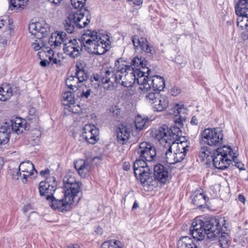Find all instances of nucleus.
Segmentation results:
<instances>
[{
  "instance_id": "8",
  "label": "nucleus",
  "mask_w": 248,
  "mask_h": 248,
  "mask_svg": "<svg viewBox=\"0 0 248 248\" xmlns=\"http://www.w3.org/2000/svg\"><path fill=\"white\" fill-rule=\"evenodd\" d=\"M49 29L48 25L45 22H32L29 24L30 33L36 38L31 43L32 48L35 51L44 48V38L47 35Z\"/></svg>"
},
{
  "instance_id": "22",
  "label": "nucleus",
  "mask_w": 248,
  "mask_h": 248,
  "mask_svg": "<svg viewBox=\"0 0 248 248\" xmlns=\"http://www.w3.org/2000/svg\"><path fill=\"white\" fill-rule=\"evenodd\" d=\"M132 40L135 48L140 47L142 51L147 54L151 55L153 53L154 50L146 38L141 37L139 39L138 36L135 35L132 37Z\"/></svg>"
},
{
  "instance_id": "43",
  "label": "nucleus",
  "mask_w": 248,
  "mask_h": 248,
  "mask_svg": "<svg viewBox=\"0 0 248 248\" xmlns=\"http://www.w3.org/2000/svg\"><path fill=\"white\" fill-rule=\"evenodd\" d=\"M75 24L72 20H70L69 18V16L68 17L67 20H65L64 23V27L65 30L69 33H72L74 31Z\"/></svg>"
},
{
  "instance_id": "42",
  "label": "nucleus",
  "mask_w": 248,
  "mask_h": 248,
  "mask_svg": "<svg viewBox=\"0 0 248 248\" xmlns=\"http://www.w3.org/2000/svg\"><path fill=\"white\" fill-rule=\"evenodd\" d=\"M230 237L228 234L224 233L219 237V243L220 246L222 248H226L229 245Z\"/></svg>"
},
{
  "instance_id": "53",
  "label": "nucleus",
  "mask_w": 248,
  "mask_h": 248,
  "mask_svg": "<svg viewBox=\"0 0 248 248\" xmlns=\"http://www.w3.org/2000/svg\"><path fill=\"white\" fill-rule=\"evenodd\" d=\"M129 1H131L134 4L136 5H140L142 3V0H127Z\"/></svg>"
},
{
  "instance_id": "15",
  "label": "nucleus",
  "mask_w": 248,
  "mask_h": 248,
  "mask_svg": "<svg viewBox=\"0 0 248 248\" xmlns=\"http://www.w3.org/2000/svg\"><path fill=\"white\" fill-rule=\"evenodd\" d=\"M139 157L144 159L147 162L152 163L156 157V150L151 143L147 142H141L137 150Z\"/></svg>"
},
{
  "instance_id": "57",
  "label": "nucleus",
  "mask_w": 248,
  "mask_h": 248,
  "mask_svg": "<svg viewBox=\"0 0 248 248\" xmlns=\"http://www.w3.org/2000/svg\"><path fill=\"white\" fill-rule=\"evenodd\" d=\"M238 199L240 202H241L244 204L245 203V197L243 195H239V196L238 197Z\"/></svg>"
},
{
  "instance_id": "17",
  "label": "nucleus",
  "mask_w": 248,
  "mask_h": 248,
  "mask_svg": "<svg viewBox=\"0 0 248 248\" xmlns=\"http://www.w3.org/2000/svg\"><path fill=\"white\" fill-rule=\"evenodd\" d=\"M82 44L80 40L77 39H68L64 43L63 47L64 52L69 57L75 58L78 57L82 50Z\"/></svg>"
},
{
  "instance_id": "12",
  "label": "nucleus",
  "mask_w": 248,
  "mask_h": 248,
  "mask_svg": "<svg viewBox=\"0 0 248 248\" xmlns=\"http://www.w3.org/2000/svg\"><path fill=\"white\" fill-rule=\"evenodd\" d=\"M57 183L54 177L47 178L45 181H41L39 184L38 189L41 196H45L46 199L49 202L50 206L54 209L51 206L52 200L59 196L56 194L55 197L52 196L54 192L56 189Z\"/></svg>"
},
{
  "instance_id": "24",
  "label": "nucleus",
  "mask_w": 248,
  "mask_h": 248,
  "mask_svg": "<svg viewBox=\"0 0 248 248\" xmlns=\"http://www.w3.org/2000/svg\"><path fill=\"white\" fill-rule=\"evenodd\" d=\"M131 126L130 124H122L117 131V140L121 144L125 143L130 137Z\"/></svg>"
},
{
  "instance_id": "50",
  "label": "nucleus",
  "mask_w": 248,
  "mask_h": 248,
  "mask_svg": "<svg viewBox=\"0 0 248 248\" xmlns=\"http://www.w3.org/2000/svg\"><path fill=\"white\" fill-rule=\"evenodd\" d=\"M181 93V90L178 87H173L170 90V93L172 95L176 96L180 94Z\"/></svg>"
},
{
  "instance_id": "54",
  "label": "nucleus",
  "mask_w": 248,
  "mask_h": 248,
  "mask_svg": "<svg viewBox=\"0 0 248 248\" xmlns=\"http://www.w3.org/2000/svg\"><path fill=\"white\" fill-rule=\"evenodd\" d=\"M131 165L129 162H124L123 164V168L125 170H128L130 168Z\"/></svg>"
},
{
  "instance_id": "47",
  "label": "nucleus",
  "mask_w": 248,
  "mask_h": 248,
  "mask_svg": "<svg viewBox=\"0 0 248 248\" xmlns=\"http://www.w3.org/2000/svg\"><path fill=\"white\" fill-rule=\"evenodd\" d=\"M20 171L21 170H19V168L13 170L12 174L13 179L15 180H18L19 178V177H21V178L22 175H21Z\"/></svg>"
},
{
  "instance_id": "40",
  "label": "nucleus",
  "mask_w": 248,
  "mask_h": 248,
  "mask_svg": "<svg viewBox=\"0 0 248 248\" xmlns=\"http://www.w3.org/2000/svg\"><path fill=\"white\" fill-rule=\"evenodd\" d=\"M28 0H10V8H22L27 3Z\"/></svg>"
},
{
  "instance_id": "6",
  "label": "nucleus",
  "mask_w": 248,
  "mask_h": 248,
  "mask_svg": "<svg viewBox=\"0 0 248 248\" xmlns=\"http://www.w3.org/2000/svg\"><path fill=\"white\" fill-rule=\"evenodd\" d=\"M236 153H234L230 146H224L217 148L213 154V165L217 169L224 170L229 167L232 160L235 162Z\"/></svg>"
},
{
  "instance_id": "11",
  "label": "nucleus",
  "mask_w": 248,
  "mask_h": 248,
  "mask_svg": "<svg viewBox=\"0 0 248 248\" xmlns=\"http://www.w3.org/2000/svg\"><path fill=\"white\" fill-rule=\"evenodd\" d=\"M202 140L210 146H218L223 143V130L220 128H206L202 132Z\"/></svg>"
},
{
  "instance_id": "48",
  "label": "nucleus",
  "mask_w": 248,
  "mask_h": 248,
  "mask_svg": "<svg viewBox=\"0 0 248 248\" xmlns=\"http://www.w3.org/2000/svg\"><path fill=\"white\" fill-rule=\"evenodd\" d=\"M110 111L114 116H117L120 114V109L116 106H113L110 108Z\"/></svg>"
},
{
  "instance_id": "38",
  "label": "nucleus",
  "mask_w": 248,
  "mask_h": 248,
  "mask_svg": "<svg viewBox=\"0 0 248 248\" xmlns=\"http://www.w3.org/2000/svg\"><path fill=\"white\" fill-rule=\"evenodd\" d=\"M148 122V119L143 117L141 115H138L135 120V126L137 129L141 130L145 126L146 123Z\"/></svg>"
},
{
  "instance_id": "9",
  "label": "nucleus",
  "mask_w": 248,
  "mask_h": 248,
  "mask_svg": "<svg viewBox=\"0 0 248 248\" xmlns=\"http://www.w3.org/2000/svg\"><path fill=\"white\" fill-rule=\"evenodd\" d=\"M115 69L112 67L104 68L101 71V82L104 88L111 90L116 87L122 76L121 70L122 65H118L115 62Z\"/></svg>"
},
{
  "instance_id": "3",
  "label": "nucleus",
  "mask_w": 248,
  "mask_h": 248,
  "mask_svg": "<svg viewBox=\"0 0 248 248\" xmlns=\"http://www.w3.org/2000/svg\"><path fill=\"white\" fill-rule=\"evenodd\" d=\"M108 40L107 36H101L95 31L88 30L82 35L80 42L88 52L102 55L107 50Z\"/></svg>"
},
{
  "instance_id": "26",
  "label": "nucleus",
  "mask_w": 248,
  "mask_h": 248,
  "mask_svg": "<svg viewBox=\"0 0 248 248\" xmlns=\"http://www.w3.org/2000/svg\"><path fill=\"white\" fill-rule=\"evenodd\" d=\"M154 170L155 178L162 183H166L169 177L168 169L158 164L154 166Z\"/></svg>"
},
{
  "instance_id": "62",
  "label": "nucleus",
  "mask_w": 248,
  "mask_h": 248,
  "mask_svg": "<svg viewBox=\"0 0 248 248\" xmlns=\"http://www.w3.org/2000/svg\"><path fill=\"white\" fill-rule=\"evenodd\" d=\"M3 165V160L1 157H0V170L2 168Z\"/></svg>"
},
{
  "instance_id": "63",
  "label": "nucleus",
  "mask_w": 248,
  "mask_h": 248,
  "mask_svg": "<svg viewBox=\"0 0 248 248\" xmlns=\"http://www.w3.org/2000/svg\"><path fill=\"white\" fill-rule=\"evenodd\" d=\"M7 40H4L3 41L0 42V43H1L3 46L6 45L7 44Z\"/></svg>"
},
{
  "instance_id": "30",
  "label": "nucleus",
  "mask_w": 248,
  "mask_h": 248,
  "mask_svg": "<svg viewBox=\"0 0 248 248\" xmlns=\"http://www.w3.org/2000/svg\"><path fill=\"white\" fill-rule=\"evenodd\" d=\"M178 248H197L193 240L187 236H182L177 242Z\"/></svg>"
},
{
  "instance_id": "27",
  "label": "nucleus",
  "mask_w": 248,
  "mask_h": 248,
  "mask_svg": "<svg viewBox=\"0 0 248 248\" xmlns=\"http://www.w3.org/2000/svg\"><path fill=\"white\" fill-rule=\"evenodd\" d=\"M131 64L132 66L131 68L133 69H136L137 70H140L137 73L138 77L139 73L141 71H146V74L150 72V70L146 67L147 62L144 59H142L141 57L140 58L138 56L134 57L131 61Z\"/></svg>"
},
{
  "instance_id": "45",
  "label": "nucleus",
  "mask_w": 248,
  "mask_h": 248,
  "mask_svg": "<svg viewBox=\"0 0 248 248\" xmlns=\"http://www.w3.org/2000/svg\"><path fill=\"white\" fill-rule=\"evenodd\" d=\"M91 83L92 85L94 86L95 88H96L99 86V84L101 81V76H100L98 75H94L91 78Z\"/></svg>"
},
{
  "instance_id": "23",
  "label": "nucleus",
  "mask_w": 248,
  "mask_h": 248,
  "mask_svg": "<svg viewBox=\"0 0 248 248\" xmlns=\"http://www.w3.org/2000/svg\"><path fill=\"white\" fill-rule=\"evenodd\" d=\"M68 39L65 32L56 31L52 33L48 40V43L53 48L60 47L62 43L64 46V43L66 42Z\"/></svg>"
},
{
  "instance_id": "21",
  "label": "nucleus",
  "mask_w": 248,
  "mask_h": 248,
  "mask_svg": "<svg viewBox=\"0 0 248 248\" xmlns=\"http://www.w3.org/2000/svg\"><path fill=\"white\" fill-rule=\"evenodd\" d=\"M19 169L23 173L21 179L23 183L27 182L28 177L37 173L33 164L30 161L21 163L19 166Z\"/></svg>"
},
{
  "instance_id": "19",
  "label": "nucleus",
  "mask_w": 248,
  "mask_h": 248,
  "mask_svg": "<svg viewBox=\"0 0 248 248\" xmlns=\"http://www.w3.org/2000/svg\"><path fill=\"white\" fill-rule=\"evenodd\" d=\"M123 73L120 82L118 84L125 87H131L136 81V77L134 71L129 65L122 64L121 68Z\"/></svg>"
},
{
  "instance_id": "29",
  "label": "nucleus",
  "mask_w": 248,
  "mask_h": 248,
  "mask_svg": "<svg viewBox=\"0 0 248 248\" xmlns=\"http://www.w3.org/2000/svg\"><path fill=\"white\" fill-rule=\"evenodd\" d=\"M171 144H168V146H163V152L165 153L164 159L165 161L170 164H174L176 163L175 156L174 152H173Z\"/></svg>"
},
{
  "instance_id": "16",
  "label": "nucleus",
  "mask_w": 248,
  "mask_h": 248,
  "mask_svg": "<svg viewBox=\"0 0 248 248\" xmlns=\"http://www.w3.org/2000/svg\"><path fill=\"white\" fill-rule=\"evenodd\" d=\"M184 138H179L178 141H175L171 144L173 152H174L176 163L180 162L184 159L189 148V143L187 141H184Z\"/></svg>"
},
{
  "instance_id": "2",
  "label": "nucleus",
  "mask_w": 248,
  "mask_h": 248,
  "mask_svg": "<svg viewBox=\"0 0 248 248\" xmlns=\"http://www.w3.org/2000/svg\"><path fill=\"white\" fill-rule=\"evenodd\" d=\"M224 221L222 218H212L205 221L195 218L190 228V234L194 239L199 241L203 240L205 235L213 240L220 234Z\"/></svg>"
},
{
  "instance_id": "36",
  "label": "nucleus",
  "mask_w": 248,
  "mask_h": 248,
  "mask_svg": "<svg viewBox=\"0 0 248 248\" xmlns=\"http://www.w3.org/2000/svg\"><path fill=\"white\" fill-rule=\"evenodd\" d=\"M85 83L84 82L83 85L76 90L78 91V96L82 99H87L91 95L92 92L91 89L87 87Z\"/></svg>"
},
{
  "instance_id": "4",
  "label": "nucleus",
  "mask_w": 248,
  "mask_h": 248,
  "mask_svg": "<svg viewBox=\"0 0 248 248\" xmlns=\"http://www.w3.org/2000/svg\"><path fill=\"white\" fill-rule=\"evenodd\" d=\"M154 166L152 163H149L144 159L139 157L133 164L135 175L145 189L150 190L156 184L151 175V169Z\"/></svg>"
},
{
  "instance_id": "25",
  "label": "nucleus",
  "mask_w": 248,
  "mask_h": 248,
  "mask_svg": "<svg viewBox=\"0 0 248 248\" xmlns=\"http://www.w3.org/2000/svg\"><path fill=\"white\" fill-rule=\"evenodd\" d=\"M74 165L78 174L82 177H86L92 170V166L89 163L83 159L75 161Z\"/></svg>"
},
{
  "instance_id": "64",
  "label": "nucleus",
  "mask_w": 248,
  "mask_h": 248,
  "mask_svg": "<svg viewBox=\"0 0 248 248\" xmlns=\"http://www.w3.org/2000/svg\"><path fill=\"white\" fill-rule=\"evenodd\" d=\"M5 141L4 140L0 139V144H2L3 142Z\"/></svg>"
},
{
  "instance_id": "55",
  "label": "nucleus",
  "mask_w": 248,
  "mask_h": 248,
  "mask_svg": "<svg viewBox=\"0 0 248 248\" xmlns=\"http://www.w3.org/2000/svg\"><path fill=\"white\" fill-rule=\"evenodd\" d=\"M51 3L58 5L63 0H48Z\"/></svg>"
},
{
  "instance_id": "18",
  "label": "nucleus",
  "mask_w": 248,
  "mask_h": 248,
  "mask_svg": "<svg viewBox=\"0 0 248 248\" xmlns=\"http://www.w3.org/2000/svg\"><path fill=\"white\" fill-rule=\"evenodd\" d=\"M81 136L88 143L94 144L99 139V131L93 124H87L82 129Z\"/></svg>"
},
{
  "instance_id": "56",
  "label": "nucleus",
  "mask_w": 248,
  "mask_h": 248,
  "mask_svg": "<svg viewBox=\"0 0 248 248\" xmlns=\"http://www.w3.org/2000/svg\"><path fill=\"white\" fill-rule=\"evenodd\" d=\"M190 123L193 125H197L198 121L197 117L195 116L192 117Z\"/></svg>"
},
{
  "instance_id": "58",
  "label": "nucleus",
  "mask_w": 248,
  "mask_h": 248,
  "mask_svg": "<svg viewBox=\"0 0 248 248\" xmlns=\"http://www.w3.org/2000/svg\"><path fill=\"white\" fill-rule=\"evenodd\" d=\"M7 23L3 19H0V29L2 28L5 24H7Z\"/></svg>"
},
{
  "instance_id": "5",
  "label": "nucleus",
  "mask_w": 248,
  "mask_h": 248,
  "mask_svg": "<svg viewBox=\"0 0 248 248\" xmlns=\"http://www.w3.org/2000/svg\"><path fill=\"white\" fill-rule=\"evenodd\" d=\"M141 71L139 74L137 80L139 85V90L141 93L160 92L163 90L165 86V80L158 76L149 77V73Z\"/></svg>"
},
{
  "instance_id": "37",
  "label": "nucleus",
  "mask_w": 248,
  "mask_h": 248,
  "mask_svg": "<svg viewBox=\"0 0 248 248\" xmlns=\"http://www.w3.org/2000/svg\"><path fill=\"white\" fill-rule=\"evenodd\" d=\"M122 243L119 240L112 239L103 242L101 248H123Z\"/></svg>"
},
{
  "instance_id": "32",
  "label": "nucleus",
  "mask_w": 248,
  "mask_h": 248,
  "mask_svg": "<svg viewBox=\"0 0 248 248\" xmlns=\"http://www.w3.org/2000/svg\"><path fill=\"white\" fill-rule=\"evenodd\" d=\"M238 17L237 19V25L241 29H245L246 34L243 32L242 33L243 38L244 39H248V17L245 16L238 15Z\"/></svg>"
},
{
  "instance_id": "52",
  "label": "nucleus",
  "mask_w": 248,
  "mask_h": 248,
  "mask_svg": "<svg viewBox=\"0 0 248 248\" xmlns=\"http://www.w3.org/2000/svg\"><path fill=\"white\" fill-rule=\"evenodd\" d=\"M237 156L235 158V162L232 160V163L233 162L234 163V166L239 168L240 170H242L243 168V164H242L241 162H238L237 161Z\"/></svg>"
},
{
  "instance_id": "20",
  "label": "nucleus",
  "mask_w": 248,
  "mask_h": 248,
  "mask_svg": "<svg viewBox=\"0 0 248 248\" xmlns=\"http://www.w3.org/2000/svg\"><path fill=\"white\" fill-rule=\"evenodd\" d=\"M88 15V12L86 9L78 10L72 12V13L69 15V18L73 21L77 27L83 28L86 27L90 22Z\"/></svg>"
},
{
  "instance_id": "41",
  "label": "nucleus",
  "mask_w": 248,
  "mask_h": 248,
  "mask_svg": "<svg viewBox=\"0 0 248 248\" xmlns=\"http://www.w3.org/2000/svg\"><path fill=\"white\" fill-rule=\"evenodd\" d=\"M170 108L169 109L170 114L174 115H179L182 110L183 109L182 105L178 104H173L170 105Z\"/></svg>"
},
{
  "instance_id": "49",
  "label": "nucleus",
  "mask_w": 248,
  "mask_h": 248,
  "mask_svg": "<svg viewBox=\"0 0 248 248\" xmlns=\"http://www.w3.org/2000/svg\"><path fill=\"white\" fill-rule=\"evenodd\" d=\"M35 113V111L34 108H31L29 110V115L28 116V119L30 120H35L36 121L37 119V117H36Z\"/></svg>"
},
{
  "instance_id": "7",
  "label": "nucleus",
  "mask_w": 248,
  "mask_h": 248,
  "mask_svg": "<svg viewBox=\"0 0 248 248\" xmlns=\"http://www.w3.org/2000/svg\"><path fill=\"white\" fill-rule=\"evenodd\" d=\"M180 132L179 128L174 127L173 129H170L165 124L151 130L152 137L159 142L162 147L173 143L177 140Z\"/></svg>"
},
{
  "instance_id": "46",
  "label": "nucleus",
  "mask_w": 248,
  "mask_h": 248,
  "mask_svg": "<svg viewBox=\"0 0 248 248\" xmlns=\"http://www.w3.org/2000/svg\"><path fill=\"white\" fill-rule=\"evenodd\" d=\"M33 134H35L36 136L35 138H33V137L31 138L30 142L32 145L34 146L35 144H38L40 142L39 136L40 135V132L38 130H35L33 131Z\"/></svg>"
},
{
  "instance_id": "33",
  "label": "nucleus",
  "mask_w": 248,
  "mask_h": 248,
  "mask_svg": "<svg viewBox=\"0 0 248 248\" xmlns=\"http://www.w3.org/2000/svg\"><path fill=\"white\" fill-rule=\"evenodd\" d=\"M193 203L198 207H202L206 202V197L200 191H195L192 198Z\"/></svg>"
},
{
  "instance_id": "44",
  "label": "nucleus",
  "mask_w": 248,
  "mask_h": 248,
  "mask_svg": "<svg viewBox=\"0 0 248 248\" xmlns=\"http://www.w3.org/2000/svg\"><path fill=\"white\" fill-rule=\"evenodd\" d=\"M64 109L74 114L79 113L82 110L80 106L78 104L75 103V102L66 108H64Z\"/></svg>"
},
{
  "instance_id": "13",
  "label": "nucleus",
  "mask_w": 248,
  "mask_h": 248,
  "mask_svg": "<svg viewBox=\"0 0 248 248\" xmlns=\"http://www.w3.org/2000/svg\"><path fill=\"white\" fill-rule=\"evenodd\" d=\"M147 101L150 103L155 111H162L169 106V99L159 92L149 93L145 96Z\"/></svg>"
},
{
  "instance_id": "31",
  "label": "nucleus",
  "mask_w": 248,
  "mask_h": 248,
  "mask_svg": "<svg viewBox=\"0 0 248 248\" xmlns=\"http://www.w3.org/2000/svg\"><path fill=\"white\" fill-rule=\"evenodd\" d=\"M235 12L237 15L248 17V0H240L235 6Z\"/></svg>"
},
{
  "instance_id": "28",
  "label": "nucleus",
  "mask_w": 248,
  "mask_h": 248,
  "mask_svg": "<svg viewBox=\"0 0 248 248\" xmlns=\"http://www.w3.org/2000/svg\"><path fill=\"white\" fill-rule=\"evenodd\" d=\"M13 95V90L9 84L3 83L0 86V100L5 101Z\"/></svg>"
},
{
  "instance_id": "1",
  "label": "nucleus",
  "mask_w": 248,
  "mask_h": 248,
  "mask_svg": "<svg viewBox=\"0 0 248 248\" xmlns=\"http://www.w3.org/2000/svg\"><path fill=\"white\" fill-rule=\"evenodd\" d=\"M75 176L74 173L68 172L64 176L62 196V197L56 196V198L52 200L51 206L55 209L62 212L70 210L80 188V184L77 181Z\"/></svg>"
},
{
  "instance_id": "59",
  "label": "nucleus",
  "mask_w": 248,
  "mask_h": 248,
  "mask_svg": "<svg viewBox=\"0 0 248 248\" xmlns=\"http://www.w3.org/2000/svg\"><path fill=\"white\" fill-rule=\"evenodd\" d=\"M75 2H76V6H73V7L75 9H76L77 11H78V10H80V7H78V1L75 0Z\"/></svg>"
},
{
  "instance_id": "60",
  "label": "nucleus",
  "mask_w": 248,
  "mask_h": 248,
  "mask_svg": "<svg viewBox=\"0 0 248 248\" xmlns=\"http://www.w3.org/2000/svg\"><path fill=\"white\" fill-rule=\"evenodd\" d=\"M138 207V203L136 201L135 202L133 206H132V210H134V209H136L137 207Z\"/></svg>"
},
{
  "instance_id": "14",
  "label": "nucleus",
  "mask_w": 248,
  "mask_h": 248,
  "mask_svg": "<svg viewBox=\"0 0 248 248\" xmlns=\"http://www.w3.org/2000/svg\"><path fill=\"white\" fill-rule=\"evenodd\" d=\"M88 78V74L85 70L80 69L78 65H77L75 75L69 76L66 78L65 83L69 89L76 91L84 82H86Z\"/></svg>"
},
{
  "instance_id": "51",
  "label": "nucleus",
  "mask_w": 248,
  "mask_h": 248,
  "mask_svg": "<svg viewBox=\"0 0 248 248\" xmlns=\"http://www.w3.org/2000/svg\"><path fill=\"white\" fill-rule=\"evenodd\" d=\"M40 174L43 177H45L46 179L49 178L51 176H49L50 175V170L48 169H46L44 170H42L40 171Z\"/></svg>"
},
{
  "instance_id": "10",
  "label": "nucleus",
  "mask_w": 248,
  "mask_h": 248,
  "mask_svg": "<svg viewBox=\"0 0 248 248\" xmlns=\"http://www.w3.org/2000/svg\"><path fill=\"white\" fill-rule=\"evenodd\" d=\"M26 128L25 120L21 118L16 117L5 122L1 127V131L0 133V139L5 140L2 144L6 142L8 140L9 134L12 132L17 134H21L26 129Z\"/></svg>"
},
{
  "instance_id": "39",
  "label": "nucleus",
  "mask_w": 248,
  "mask_h": 248,
  "mask_svg": "<svg viewBox=\"0 0 248 248\" xmlns=\"http://www.w3.org/2000/svg\"><path fill=\"white\" fill-rule=\"evenodd\" d=\"M62 98V104L65 106V108L75 102L74 95L71 92L64 93Z\"/></svg>"
},
{
  "instance_id": "35",
  "label": "nucleus",
  "mask_w": 248,
  "mask_h": 248,
  "mask_svg": "<svg viewBox=\"0 0 248 248\" xmlns=\"http://www.w3.org/2000/svg\"><path fill=\"white\" fill-rule=\"evenodd\" d=\"M46 56L48 57L49 61L47 60L41 61L40 62V64L42 66H46L49 63L52 64H60L61 62V61L60 59H57L54 57V51L51 48L47 50Z\"/></svg>"
},
{
  "instance_id": "61",
  "label": "nucleus",
  "mask_w": 248,
  "mask_h": 248,
  "mask_svg": "<svg viewBox=\"0 0 248 248\" xmlns=\"http://www.w3.org/2000/svg\"><path fill=\"white\" fill-rule=\"evenodd\" d=\"M67 248H82L80 246H79L78 244H75L73 245V247H68Z\"/></svg>"
},
{
  "instance_id": "34",
  "label": "nucleus",
  "mask_w": 248,
  "mask_h": 248,
  "mask_svg": "<svg viewBox=\"0 0 248 248\" xmlns=\"http://www.w3.org/2000/svg\"><path fill=\"white\" fill-rule=\"evenodd\" d=\"M212 150L211 148L208 146H203L201 148L199 156L202 161H204L205 160L210 161L213 159Z\"/></svg>"
}]
</instances>
